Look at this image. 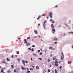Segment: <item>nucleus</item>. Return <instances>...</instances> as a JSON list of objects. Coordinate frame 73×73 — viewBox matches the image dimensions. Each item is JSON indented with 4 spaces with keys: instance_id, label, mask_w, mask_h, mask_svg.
Listing matches in <instances>:
<instances>
[{
    "instance_id": "26",
    "label": "nucleus",
    "mask_w": 73,
    "mask_h": 73,
    "mask_svg": "<svg viewBox=\"0 0 73 73\" xmlns=\"http://www.w3.org/2000/svg\"><path fill=\"white\" fill-rule=\"evenodd\" d=\"M42 52H41L40 54V55H42Z\"/></svg>"
},
{
    "instance_id": "4",
    "label": "nucleus",
    "mask_w": 73,
    "mask_h": 73,
    "mask_svg": "<svg viewBox=\"0 0 73 73\" xmlns=\"http://www.w3.org/2000/svg\"><path fill=\"white\" fill-rule=\"evenodd\" d=\"M54 40H55V41H57L58 40V38H54Z\"/></svg>"
},
{
    "instance_id": "61",
    "label": "nucleus",
    "mask_w": 73,
    "mask_h": 73,
    "mask_svg": "<svg viewBox=\"0 0 73 73\" xmlns=\"http://www.w3.org/2000/svg\"><path fill=\"white\" fill-rule=\"evenodd\" d=\"M50 67H51V65L50 64Z\"/></svg>"
},
{
    "instance_id": "51",
    "label": "nucleus",
    "mask_w": 73,
    "mask_h": 73,
    "mask_svg": "<svg viewBox=\"0 0 73 73\" xmlns=\"http://www.w3.org/2000/svg\"><path fill=\"white\" fill-rule=\"evenodd\" d=\"M23 65H24L25 66V63H23Z\"/></svg>"
},
{
    "instance_id": "49",
    "label": "nucleus",
    "mask_w": 73,
    "mask_h": 73,
    "mask_svg": "<svg viewBox=\"0 0 73 73\" xmlns=\"http://www.w3.org/2000/svg\"><path fill=\"white\" fill-rule=\"evenodd\" d=\"M38 37H39V38H40V36H38Z\"/></svg>"
},
{
    "instance_id": "21",
    "label": "nucleus",
    "mask_w": 73,
    "mask_h": 73,
    "mask_svg": "<svg viewBox=\"0 0 73 73\" xmlns=\"http://www.w3.org/2000/svg\"><path fill=\"white\" fill-rule=\"evenodd\" d=\"M1 72L2 73H3V72H4V70H1Z\"/></svg>"
},
{
    "instance_id": "57",
    "label": "nucleus",
    "mask_w": 73,
    "mask_h": 73,
    "mask_svg": "<svg viewBox=\"0 0 73 73\" xmlns=\"http://www.w3.org/2000/svg\"><path fill=\"white\" fill-rule=\"evenodd\" d=\"M40 24H38V26H40Z\"/></svg>"
},
{
    "instance_id": "23",
    "label": "nucleus",
    "mask_w": 73,
    "mask_h": 73,
    "mask_svg": "<svg viewBox=\"0 0 73 73\" xmlns=\"http://www.w3.org/2000/svg\"><path fill=\"white\" fill-rule=\"evenodd\" d=\"M19 53H20V52H19V51L17 52V54H19Z\"/></svg>"
},
{
    "instance_id": "54",
    "label": "nucleus",
    "mask_w": 73,
    "mask_h": 73,
    "mask_svg": "<svg viewBox=\"0 0 73 73\" xmlns=\"http://www.w3.org/2000/svg\"><path fill=\"white\" fill-rule=\"evenodd\" d=\"M52 21V19H51L50 20V21Z\"/></svg>"
},
{
    "instance_id": "58",
    "label": "nucleus",
    "mask_w": 73,
    "mask_h": 73,
    "mask_svg": "<svg viewBox=\"0 0 73 73\" xmlns=\"http://www.w3.org/2000/svg\"><path fill=\"white\" fill-rule=\"evenodd\" d=\"M40 50H41V51H42V49H40Z\"/></svg>"
},
{
    "instance_id": "59",
    "label": "nucleus",
    "mask_w": 73,
    "mask_h": 73,
    "mask_svg": "<svg viewBox=\"0 0 73 73\" xmlns=\"http://www.w3.org/2000/svg\"><path fill=\"white\" fill-rule=\"evenodd\" d=\"M2 69H5V68H3Z\"/></svg>"
},
{
    "instance_id": "15",
    "label": "nucleus",
    "mask_w": 73,
    "mask_h": 73,
    "mask_svg": "<svg viewBox=\"0 0 73 73\" xmlns=\"http://www.w3.org/2000/svg\"><path fill=\"white\" fill-rule=\"evenodd\" d=\"M13 66H14L13 65H12L11 66V67H12V69H13V68H14V67H13Z\"/></svg>"
},
{
    "instance_id": "2",
    "label": "nucleus",
    "mask_w": 73,
    "mask_h": 73,
    "mask_svg": "<svg viewBox=\"0 0 73 73\" xmlns=\"http://www.w3.org/2000/svg\"><path fill=\"white\" fill-rule=\"evenodd\" d=\"M53 13L52 12L49 13V16L50 17V18H52V15Z\"/></svg>"
},
{
    "instance_id": "50",
    "label": "nucleus",
    "mask_w": 73,
    "mask_h": 73,
    "mask_svg": "<svg viewBox=\"0 0 73 73\" xmlns=\"http://www.w3.org/2000/svg\"><path fill=\"white\" fill-rule=\"evenodd\" d=\"M52 50H55V49L53 48L52 49Z\"/></svg>"
},
{
    "instance_id": "16",
    "label": "nucleus",
    "mask_w": 73,
    "mask_h": 73,
    "mask_svg": "<svg viewBox=\"0 0 73 73\" xmlns=\"http://www.w3.org/2000/svg\"><path fill=\"white\" fill-rule=\"evenodd\" d=\"M2 63H3V64H5L6 63V62L5 61H3L2 62Z\"/></svg>"
},
{
    "instance_id": "35",
    "label": "nucleus",
    "mask_w": 73,
    "mask_h": 73,
    "mask_svg": "<svg viewBox=\"0 0 73 73\" xmlns=\"http://www.w3.org/2000/svg\"><path fill=\"white\" fill-rule=\"evenodd\" d=\"M70 33H72V34H73V32H71Z\"/></svg>"
},
{
    "instance_id": "47",
    "label": "nucleus",
    "mask_w": 73,
    "mask_h": 73,
    "mask_svg": "<svg viewBox=\"0 0 73 73\" xmlns=\"http://www.w3.org/2000/svg\"><path fill=\"white\" fill-rule=\"evenodd\" d=\"M31 61H32V60H33V59H32V58H31Z\"/></svg>"
},
{
    "instance_id": "18",
    "label": "nucleus",
    "mask_w": 73,
    "mask_h": 73,
    "mask_svg": "<svg viewBox=\"0 0 73 73\" xmlns=\"http://www.w3.org/2000/svg\"><path fill=\"white\" fill-rule=\"evenodd\" d=\"M55 73H57V70H55Z\"/></svg>"
},
{
    "instance_id": "9",
    "label": "nucleus",
    "mask_w": 73,
    "mask_h": 73,
    "mask_svg": "<svg viewBox=\"0 0 73 73\" xmlns=\"http://www.w3.org/2000/svg\"><path fill=\"white\" fill-rule=\"evenodd\" d=\"M22 70H26V68H24V67H22Z\"/></svg>"
},
{
    "instance_id": "25",
    "label": "nucleus",
    "mask_w": 73,
    "mask_h": 73,
    "mask_svg": "<svg viewBox=\"0 0 73 73\" xmlns=\"http://www.w3.org/2000/svg\"><path fill=\"white\" fill-rule=\"evenodd\" d=\"M31 66L33 68H35V66H33L32 65H31Z\"/></svg>"
},
{
    "instance_id": "42",
    "label": "nucleus",
    "mask_w": 73,
    "mask_h": 73,
    "mask_svg": "<svg viewBox=\"0 0 73 73\" xmlns=\"http://www.w3.org/2000/svg\"><path fill=\"white\" fill-rule=\"evenodd\" d=\"M11 57H12V58H13V57H13V55H12L11 56Z\"/></svg>"
},
{
    "instance_id": "6",
    "label": "nucleus",
    "mask_w": 73,
    "mask_h": 73,
    "mask_svg": "<svg viewBox=\"0 0 73 73\" xmlns=\"http://www.w3.org/2000/svg\"><path fill=\"white\" fill-rule=\"evenodd\" d=\"M54 63L55 64H58V61H55Z\"/></svg>"
},
{
    "instance_id": "13",
    "label": "nucleus",
    "mask_w": 73,
    "mask_h": 73,
    "mask_svg": "<svg viewBox=\"0 0 73 73\" xmlns=\"http://www.w3.org/2000/svg\"><path fill=\"white\" fill-rule=\"evenodd\" d=\"M7 61H10L9 59L8 58H7Z\"/></svg>"
},
{
    "instance_id": "1",
    "label": "nucleus",
    "mask_w": 73,
    "mask_h": 73,
    "mask_svg": "<svg viewBox=\"0 0 73 73\" xmlns=\"http://www.w3.org/2000/svg\"><path fill=\"white\" fill-rule=\"evenodd\" d=\"M24 41H25V44H27V45H28L29 46L30 45V43H28V42H27V39H25L24 40Z\"/></svg>"
},
{
    "instance_id": "44",
    "label": "nucleus",
    "mask_w": 73,
    "mask_h": 73,
    "mask_svg": "<svg viewBox=\"0 0 73 73\" xmlns=\"http://www.w3.org/2000/svg\"><path fill=\"white\" fill-rule=\"evenodd\" d=\"M28 49H29V50H31V49L30 48H28Z\"/></svg>"
},
{
    "instance_id": "45",
    "label": "nucleus",
    "mask_w": 73,
    "mask_h": 73,
    "mask_svg": "<svg viewBox=\"0 0 73 73\" xmlns=\"http://www.w3.org/2000/svg\"><path fill=\"white\" fill-rule=\"evenodd\" d=\"M29 38L30 39L31 38V37H28L27 38V39H29Z\"/></svg>"
},
{
    "instance_id": "11",
    "label": "nucleus",
    "mask_w": 73,
    "mask_h": 73,
    "mask_svg": "<svg viewBox=\"0 0 73 73\" xmlns=\"http://www.w3.org/2000/svg\"><path fill=\"white\" fill-rule=\"evenodd\" d=\"M63 58H64V56H63H63H61V60H63Z\"/></svg>"
},
{
    "instance_id": "41",
    "label": "nucleus",
    "mask_w": 73,
    "mask_h": 73,
    "mask_svg": "<svg viewBox=\"0 0 73 73\" xmlns=\"http://www.w3.org/2000/svg\"><path fill=\"white\" fill-rule=\"evenodd\" d=\"M59 68L60 69H61V68H62V66H60V67Z\"/></svg>"
},
{
    "instance_id": "33",
    "label": "nucleus",
    "mask_w": 73,
    "mask_h": 73,
    "mask_svg": "<svg viewBox=\"0 0 73 73\" xmlns=\"http://www.w3.org/2000/svg\"><path fill=\"white\" fill-rule=\"evenodd\" d=\"M14 72H17V71L16 70H14Z\"/></svg>"
},
{
    "instance_id": "19",
    "label": "nucleus",
    "mask_w": 73,
    "mask_h": 73,
    "mask_svg": "<svg viewBox=\"0 0 73 73\" xmlns=\"http://www.w3.org/2000/svg\"><path fill=\"white\" fill-rule=\"evenodd\" d=\"M45 23H46V21H45L44 22V23L45 24Z\"/></svg>"
},
{
    "instance_id": "12",
    "label": "nucleus",
    "mask_w": 73,
    "mask_h": 73,
    "mask_svg": "<svg viewBox=\"0 0 73 73\" xmlns=\"http://www.w3.org/2000/svg\"><path fill=\"white\" fill-rule=\"evenodd\" d=\"M56 60V57H53V60Z\"/></svg>"
},
{
    "instance_id": "37",
    "label": "nucleus",
    "mask_w": 73,
    "mask_h": 73,
    "mask_svg": "<svg viewBox=\"0 0 73 73\" xmlns=\"http://www.w3.org/2000/svg\"><path fill=\"white\" fill-rule=\"evenodd\" d=\"M48 62H50V60L49 59H48Z\"/></svg>"
},
{
    "instance_id": "43",
    "label": "nucleus",
    "mask_w": 73,
    "mask_h": 73,
    "mask_svg": "<svg viewBox=\"0 0 73 73\" xmlns=\"http://www.w3.org/2000/svg\"><path fill=\"white\" fill-rule=\"evenodd\" d=\"M27 73H30V71H27Z\"/></svg>"
},
{
    "instance_id": "56",
    "label": "nucleus",
    "mask_w": 73,
    "mask_h": 73,
    "mask_svg": "<svg viewBox=\"0 0 73 73\" xmlns=\"http://www.w3.org/2000/svg\"><path fill=\"white\" fill-rule=\"evenodd\" d=\"M18 40H20L21 38H18Z\"/></svg>"
},
{
    "instance_id": "7",
    "label": "nucleus",
    "mask_w": 73,
    "mask_h": 73,
    "mask_svg": "<svg viewBox=\"0 0 73 73\" xmlns=\"http://www.w3.org/2000/svg\"><path fill=\"white\" fill-rule=\"evenodd\" d=\"M45 25H45V23H44V24L43 25V27H44V28L45 29H46V28H45Z\"/></svg>"
},
{
    "instance_id": "39",
    "label": "nucleus",
    "mask_w": 73,
    "mask_h": 73,
    "mask_svg": "<svg viewBox=\"0 0 73 73\" xmlns=\"http://www.w3.org/2000/svg\"><path fill=\"white\" fill-rule=\"evenodd\" d=\"M52 23H54V21H52Z\"/></svg>"
},
{
    "instance_id": "28",
    "label": "nucleus",
    "mask_w": 73,
    "mask_h": 73,
    "mask_svg": "<svg viewBox=\"0 0 73 73\" xmlns=\"http://www.w3.org/2000/svg\"><path fill=\"white\" fill-rule=\"evenodd\" d=\"M54 44H57V42H55L54 43Z\"/></svg>"
},
{
    "instance_id": "5",
    "label": "nucleus",
    "mask_w": 73,
    "mask_h": 73,
    "mask_svg": "<svg viewBox=\"0 0 73 73\" xmlns=\"http://www.w3.org/2000/svg\"><path fill=\"white\" fill-rule=\"evenodd\" d=\"M51 27L52 28H54V25H53V24H51Z\"/></svg>"
},
{
    "instance_id": "17",
    "label": "nucleus",
    "mask_w": 73,
    "mask_h": 73,
    "mask_svg": "<svg viewBox=\"0 0 73 73\" xmlns=\"http://www.w3.org/2000/svg\"><path fill=\"white\" fill-rule=\"evenodd\" d=\"M68 64H70V63H72V62H70L69 61L68 62Z\"/></svg>"
},
{
    "instance_id": "53",
    "label": "nucleus",
    "mask_w": 73,
    "mask_h": 73,
    "mask_svg": "<svg viewBox=\"0 0 73 73\" xmlns=\"http://www.w3.org/2000/svg\"><path fill=\"white\" fill-rule=\"evenodd\" d=\"M22 62H23L24 63H25V62L24 61H22Z\"/></svg>"
},
{
    "instance_id": "8",
    "label": "nucleus",
    "mask_w": 73,
    "mask_h": 73,
    "mask_svg": "<svg viewBox=\"0 0 73 73\" xmlns=\"http://www.w3.org/2000/svg\"><path fill=\"white\" fill-rule=\"evenodd\" d=\"M35 33L36 34H37V31L36 30H35L34 31Z\"/></svg>"
},
{
    "instance_id": "48",
    "label": "nucleus",
    "mask_w": 73,
    "mask_h": 73,
    "mask_svg": "<svg viewBox=\"0 0 73 73\" xmlns=\"http://www.w3.org/2000/svg\"><path fill=\"white\" fill-rule=\"evenodd\" d=\"M11 72V71H8V73H10Z\"/></svg>"
},
{
    "instance_id": "27",
    "label": "nucleus",
    "mask_w": 73,
    "mask_h": 73,
    "mask_svg": "<svg viewBox=\"0 0 73 73\" xmlns=\"http://www.w3.org/2000/svg\"><path fill=\"white\" fill-rule=\"evenodd\" d=\"M38 53H40V50H38Z\"/></svg>"
},
{
    "instance_id": "22",
    "label": "nucleus",
    "mask_w": 73,
    "mask_h": 73,
    "mask_svg": "<svg viewBox=\"0 0 73 73\" xmlns=\"http://www.w3.org/2000/svg\"><path fill=\"white\" fill-rule=\"evenodd\" d=\"M43 71V73H45V72H46V71H45V70H44Z\"/></svg>"
},
{
    "instance_id": "55",
    "label": "nucleus",
    "mask_w": 73,
    "mask_h": 73,
    "mask_svg": "<svg viewBox=\"0 0 73 73\" xmlns=\"http://www.w3.org/2000/svg\"><path fill=\"white\" fill-rule=\"evenodd\" d=\"M25 62H26V63H28V61H25Z\"/></svg>"
},
{
    "instance_id": "36",
    "label": "nucleus",
    "mask_w": 73,
    "mask_h": 73,
    "mask_svg": "<svg viewBox=\"0 0 73 73\" xmlns=\"http://www.w3.org/2000/svg\"><path fill=\"white\" fill-rule=\"evenodd\" d=\"M32 47L33 48H34V47H35V46L34 45H33L32 46Z\"/></svg>"
},
{
    "instance_id": "63",
    "label": "nucleus",
    "mask_w": 73,
    "mask_h": 73,
    "mask_svg": "<svg viewBox=\"0 0 73 73\" xmlns=\"http://www.w3.org/2000/svg\"><path fill=\"white\" fill-rule=\"evenodd\" d=\"M34 37H36H36H37V36H34Z\"/></svg>"
},
{
    "instance_id": "3",
    "label": "nucleus",
    "mask_w": 73,
    "mask_h": 73,
    "mask_svg": "<svg viewBox=\"0 0 73 73\" xmlns=\"http://www.w3.org/2000/svg\"><path fill=\"white\" fill-rule=\"evenodd\" d=\"M52 33H55V31L56 30H55V29H52Z\"/></svg>"
},
{
    "instance_id": "38",
    "label": "nucleus",
    "mask_w": 73,
    "mask_h": 73,
    "mask_svg": "<svg viewBox=\"0 0 73 73\" xmlns=\"http://www.w3.org/2000/svg\"><path fill=\"white\" fill-rule=\"evenodd\" d=\"M33 56H36V54H33Z\"/></svg>"
},
{
    "instance_id": "52",
    "label": "nucleus",
    "mask_w": 73,
    "mask_h": 73,
    "mask_svg": "<svg viewBox=\"0 0 73 73\" xmlns=\"http://www.w3.org/2000/svg\"><path fill=\"white\" fill-rule=\"evenodd\" d=\"M58 60L57 59H56L55 60V61H57Z\"/></svg>"
},
{
    "instance_id": "24",
    "label": "nucleus",
    "mask_w": 73,
    "mask_h": 73,
    "mask_svg": "<svg viewBox=\"0 0 73 73\" xmlns=\"http://www.w3.org/2000/svg\"><path fill=\"white\" fill-rule=\"evenodd\" d=\"M38 59H39V60H42V59L41 58H38Z\"/></svg>"
},
{
    "instance_id": "30",
    "label": "nucleus",
    "mask_w": 73,
    "mask_h": 73,
    "mask_svg": "<svg viewBox=\"0 0 73 73\" xmlns=\"http://www.w3.org/2000/svg\"><path fill=\"white\" fill-rule=\"evenodd\" d=\"M48 72H50V70H49V69H48Z\"/></svg>"
},
{
    "instance_id": "46",
    "label": "nucleus",
    "mask_w": 73,
    "mask_h": 73,
    "mask_svg": "<svg viewBox=\"0 0 73 73\" xmlns=\"http://www.w3.org/2000/svg\"><path fill=\"white\" fill-rule=\"evenodd\" d=\"M30 70H33V68H30Z\"/></svg>"
},
{
    "instance_id": "29",
    "label": "nucleus",
    "mask_w": 73,
    "mask_h": 73,
    "mask_svg": "<svg viewBox=\"0 0 73 73\" xmlns=\"http://www.w3.org/2000/svg\"><path fill=\"white\" fill-rule=\"evenodd\" d=\"M45 16V14H44L42 15V16Z\"/></svg>"
},
{
    "instance_id": "20",
    "label": "nucleus",
    "mask_w": 73,
    "mask_h": 73,
    "mask_svg": "<svg viewBox=\"0 0 73 73\" xmlns=\"http://www.w3.org/2000/svg\"><path fill=\"white\" fill-rule=\"evenodd\" d=\"M40 17H41V16H39V17H38L37 18V20H39V19H40Z\"/></svg>"
},
{
    "instance_id": "64",
    "label": "nucleus",
    "mask_w": 73,
    "mask_h": 73,
    "mask_svg": "<svg viewBox=\"0 0 73 73\" xmlns=\"http://www.w3.org/2000/svg\"><path fill=\"white\" fill-rule=\"evenodd\" d=\"M41 40L42 41V39H41Z\"/></svg>"
},
{
    "instance_id": "14",
    "label": "nucleus",
    "mask_w": 73,
    "mask_h": 73,
    "mask_svg": "<svg viewBox=\"0 0 73 73\" xmlns=\"http://www.w3.org/2000/svg\"><path fill=\"white\" fill-rule=\"evenodd\" d=\"M36 69H38L39 68V67H38V66H37L36 67Z\"/></svg>"
},
{
    "instance_id": "60",
    "label": "nucleus",
    "mask_w": 73,
    "mask_h": 73,
    "mask_svg": "<svg viewBox=\"0 0 73 73\" xmlns=\"http://www.w3.org/2000/svg\"><path fill=\"white\" fill-rule=\"evenodd\" d=\"M71 73H73V71H72L71 72Z\"/></svg>"
},
{
    "instance_id": "32",
    "label": "nucleus",
    "mask_w": 73,
    "mask_h": 73,
    "mask_svg": "<svg viewBox=\"0 0 73 73\" xmlns=\"http://www.w3.org/2000/svg\"><path fill=\"white\" fill-rule=\"evenodd\" d=\"M55 65L56 66H58V64H55Z\"/></svg>"
},
{
    "instance_id": "40",
    "label": "nucleus",
    "mask_w": 73,
    "mask_h": 73,
    "mask_svg": "<svg viewBox=\"0 0 73 73\" xmlns=\"http://www.w3.org/2000/svg\"><path fill=\"white\" fill-rule=\"evenodd\" d=\"M49 49H52V47H50Z\"/></svg>"
},
{
    "instance_id": "31",
    "label": "nucleus",
    "mask_w": 73,
    "mask_h": 73,
    "mask_svg": "<svg viewBox=\"0 0 73 73\" xmlns=\"http://www.w3.org/2000/svg\"><path fill=\"white\" fill-rule=\"evenodd\" d=\"M33 49H33V48L31 50L33 52V51H34V50Z\"/></svg>"
},
{
    "instance_id": "10",
    "label": "nucleus",
    "mask_w": 73,
    "mask_h": 73,
    "mask_svg": "<svg viewBox=\"0 0 73 73\" xmlns=\"http://www.w3.org/2000/svg\"><path fill=\"white\" fill-rule=\"evenodd\" d=\"M61 54L62 55V57H63V58L64 57V53H63V52H62L61 53Z\"/></svg>"
},
{
    "instance_id": "62",
    "label": "nucleus",
    "mask_w": 73,
    "mask_h": 73,
    "mask_svg": "<svg viewBox=\"0 0 73 73\" xmlns=\"http://www.w3.org/2000/svg\"><path fill=\"white\" fill-rule=\"evenodd\" d=\"M51 56H52V54H51V55H50Z\"/></svg>"
},
{
    "instance_id": "34",
    "label": "nucleus",
    "mask_w": 73,
    "mask_h": 73,
    "mask_svg": "<svg viewBox=\"0 0 73 73\" xmlns=\"http://www.w3.org/2000/svg\"><path fill=\"white\" fill-rule=\"evenodd\" d=\"M55 8H57V7H58V6H57V5H56L55 6Z\"/></svg>"
}]
</instances>
